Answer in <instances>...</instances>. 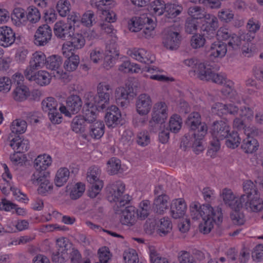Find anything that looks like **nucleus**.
<instances>
[{
    "label": "nucleus",
    "instance_id": "obj_1",
    "mask_svg": "<svg viewBox=\"0 0 263 263\" xmlns=\"http://www.w3.org/2000/svg\"><path fill=\"white\" fill-rule=\"evenodd\" d=\"M110 89V85L106 82H100L97 86V95L88 92L84 96L83 115L74 117L71 123L72 130L86 138V122L90 123L96 120L98 113L103 110L109 103V94L106 92Z\"/></svg>",
    "mask_w": 263,
    "mask_h": 263
},
{
    "label": "nucleus",
    "instance_id": "obj_2",
    "mask_svg": "<svg viewBox=\"0 0 263 263\" xmlns=\"http://www.w3.org/2000/svg\"><path fill=\"white\" fill-rule=\"evenodd\" d=\"M191 217L193 219L202 218L198 229L203 234L210 233L215 225H219L222 220V213L218 208H214L209 204H201L197 201L191 202L189 205Z\"/></svg>",
    "mask_w": 263,
    "mask_h": 263
},
{
    "label": "nucleus",
    "instance_id": "obj_3",
    "mask_svg": "<svg viewBox=\"0 0 263 263\" xmlns=\"http://www.w3.org/2000/svg\"><path fill=\"white\" fill-rule=\"evenodd\" d=\"M239 118L235 119L233 127L238 130L244 129L246 138L242 141L241 148L248 154L255 152L259 147V143L253 136L257 135L258 132L255 129L248 126L253 118V111L249 107H245L239 111Z\"/></svg>",
    "mask_w": 263,
    "mask_h": 263
},
{
    "label": "nucleus",
    "instance_id": "obj_4",
    "mask_svg": "<svg viewBox=\"0 0 263 263\" xmlns=\"http://www.w3.org/2000/svg\"><path fill=\"white\" fill-rule=\"evenodd\" d=\"M186 124L190 130L194 131V141L185 136L181 141V146L189 147L193 142V150L198 154L205 148L203 139L207 133L208 126L205 123L201 122L200 115L197 112H192L189 116Z\"/></svg>",
    "mask_w": 263,
    "mask_h": 263
},
{
    "label": "nucleus",
    "instance_id": "obj_5",
    "mask_svg": "<svg viewBox=\"0 0 263 263\" xmlns=\"http://www.w3.org/2000/svg\"><path fill=\"white\" fill-rule=\"evenodd\" d=\"M188 13L190 17L187 18L185 25L187 32H193L197 29L199 23H204L201 29L215 34L214 31L218 26L216 17L210 14L205 15L201 9L196 6L191 7L189 9Z\"/></svg>",
    "mask_w": 263,
    "mask_h": 263
},
{
    "label": "nucleus",
    "instance_id": "obj_6",
    "mask_svg": "<svg viewBox=\"0 0 263 263\" xmlns=\"http://www.w3.org/2000/svg\"><path fill=\"white\" fill-rule=\"evenodd\" d=\"M119 55L118 46L115 43L107 44L105 53L99 48L93 49L89 52L91 62L99 64L103 61V67L106 69H110L115 65Z\"/></svg>",
    "mask_w": 263,
    "mask_h": 263
},
{
    "label": "nucleus",
    "instance_id": "obj_7",
    "mask_svg": "<svg viewBox=\"0 0 263 263\" xmlns=\"http://www.w3.org/2000/svg\"><path fill=\"white\" fill-rule=\"evenodd\" d=\"M230 132V126L227 121L220 120L213 123L210 130L212 141L211 147L208 152L209 156L212 157L215 156L220 147L219 141L226 139Z\"/></svg>",
    "mask_w": 263,
    "mask_h": 263
},
{
    "label": "nucleus",
    "instance_id": "obj_8",
    "mask_svg": "<svg viewBox=\"0 0 263 263\" xmlns=\"http://www.w3.org/2000/svg\"><path fill=\"white\" fill-rule=\"evenodd\" d=\"M79 16L76 11H72L67 17V22L64 20L57 21L53 26L55 35L60 39H65L72 31L76 29V24L78 22Z\"/></svg>",
    "mask_w": 263,
    "mask_h": 263
},
{
    "label": "nucleus",
    "instance_id": "obj_9",
    "mask_svg": "<svg viewBox=\"0 0 263 263\" xmlns=\"http://www.w3.org/2000/svg\"><path fill=\"white\" fill-rule=\"evenodd\" d=\"M101 170L97 166H91L87 170L86 180L89 184L88 196L95 198L100 194L103 187V181L101 179Z\"/></svg>",
    "mask_w": 263,
    "mask_h": 263
},
{
    "label": "nucleus",
    "instance_id": "obj_10",
    "mask_svg": "<svg viewBox=\"0 0 263 263\" xmlns=\"http://www.w3.org/2000/svg\"><path fill=\"white\" fill-rule=\"evenodd\" d=\"M144 229L147 233L152 234L156 231L160 236H164L172 231V223L168 218H161L157 222L149 219L144 224Z\"/></svg>",
    "mask_w": 263,
    "mask_h": 263
},
{
    "label": "nucleus",
    "instance_id": "obj_11",
    "mask_svg": "<svg viewBox=\"0 0 263 263\" xmlns=\"http://www.w3.org/2000/svg\"><path fill=\"white\" fill-rule=\"evenodd\" d=\"M68 39L63 45L62 53L64 56L70 55L76 50L82 48L85 44V39L81 33L71 32L68 36Z\"/></svg>",
    "mask_w": 263,
    "mask_h": 263
},
{
    "label": "nucleus",
    "instance_id": "obj_12",
    "mask_svg": "<svg viewBox=\"0 0 263 263\" xmlns=\"http://www.w3.org/2000/svg\"><path fill=\"white\" fill-rule=\"evenodd\" d=\"M31 179L33 183H37V192L39 194L47 195L51 193L53 186L50 180L49 172L34 173Z\"/></svg>",
    "mask_w": 263,
    "mask_h": 263
},
{
    "label": "nucleus",
    "instance_id": "obj_13",
    "mask_svg": "<svg viewBox=\"0 0 263 263\" xmlns=\"http://www.w3.org/2000/svg\"><path fill=\"white\" fill-rule=\"evenodd\" d=\"M219 197L223 203L231 209L242 208L246 195L236 196L231 189L224 188L220 193Z\"/></svg>",
    "mask_w": 263,
    "mask_h": 263
},
{
    "label": "nucleus",
    "instance_id": "obj_14",
    "mask_svg": "<svg viewBox=\"0 0 263 263\" xmlns=\"http://www.w3.org/2000/svg\"><path fill=\"white\" fill-rule=\"evenodd\" d=\"M210 76L211 79L206 80V81H212L217 84H223L224 88L222 90L223 95L228 96L230 101L232 103L236 101L237 96L233 89V83L231 81L227 80L224 75L216 73L213 71L211 72Z\"/></svg>",
    "mask_w": 263,
    "mask_h": 263
},
{
    "label": "nucleus",
    "instance_id": "obj_15",
    "mask_svg": "<svg viewBox=\"0 0 263 263\" xmlns=\"http://www.w3.org/2000/svg\"><path fill=\"white\" fill-rule=\"evenodd\" d=\"M82 102L81 98L77 95H73L67 98L66 105L60 104L59 110L66 117L71 118L78 113L81 109Z\"/></svg>",
    "mask_w": 263,
    "mask_h": 263
},
{
    "label": "nucleus",
    "instance_id": "obj_16",
    "mask_svg": "<svg viewBox=\"0 0 263 263\" xmlns=\"http://www.w3.org/2000/svg\"><path fill=\"white\" fill-rule=\"evenodd\" d=\"M134 96L133 88L129 84L119 87L115 90L116 102L122 107H127L134 98Z\"/></svg>",
    "mask_w": 263,
    "mask_h": 263
},
{
    "label": "nucleus",
    "instance_id": "obj_17",
    "mask_svg": "<svg viewBox=\"0 0 263 263\" xmlns=\"http://www.w3.org/2000/svg\"><path fill=\"white\" fill-rule=\"evenodd\" d=\"M105 123L108 128L112 129L123 124V119L120 110L116 106H111L104 116Z\"/></svg>",
    "mask_w": 263,
    "mask_h": 263
},
{
    "label": "nucleus",
    "instance_id": "obj_18",
    "mask_svg": "<svg viewBox=\"0 0 263 263\" xmlns=\"http://www.w3.org/2000/svg\"><path fill=\"white\" fill-rule=\"evenodd\" d=\"M62 63L63 59L60 55L52 54L47 58L45 66L53 72L55 77L63 79L66 76V73L61 68Z\"/></svg>",
    "mask_w": 263,
    "mask_h": 263
},
{
    "label": "nucleus",
    "instance_id": "obj_19",
    "mask_svg": "<svg viewBox=\"0 0 263 263\" xmlns=\"http://www.w3.org/2000/svg\"><path fill=\"white\" fill-rule=\"evenodd\" d=\"M52 36L51 27L47 24L40 26L34 35V44L37 46H45L48 44Z\"/></svg>",
    "mask_w": 263,
    "mask_h": 263
},
{
    "label": "nucleus",
    "instance_id": "obj_20",
    "mask_svg": "<svg viewBox=\"0 0 263 263\" xmlns=\"http://www.w3.org/2000/svg\"><path fill=\"white\" fill-rule=\"evenodd\" d=\"M125 185L121 182L112 184L108 195V200L110 202H119L120 205L127 202L128 197L123 194Z\"/></svg>",
    "mask_w": 263,
    "mask_h": 263
},
{
    "label": "nucleus",
    "instance_id": "obj_21",
    "mask_svg": "<svg viewBox=\"0 0 263 263\" xmlns=\"http://www.w3.org/2000/svg\"><path fill=\"white\" fill-rule=\"evenodd\" d=\"M26 78L29 81L34 82L41 86L48 85L51 81V74L45 70H40L36 72H28L24 73Z\"/></svg>",
    "mask_w": 263,
    "mask_h": 263
},
{
    "label": "nucleus",
    "instance_id": "obj_22",
    "mask_svg": "<svg viewBox=\"0 0 263 263\" xmlns=\"http://www.w3.org/2000/svg\"><path fill=\"white\" fill-rule=\"evenodd\" d=\"M168 117V107L163 102H159L155 104L152 112L151 122L158 124L164 123Z\"/></svg>",
    "mask_w": 263,
    "mask_h": 263
},
{
    "label": "nucleus",
    "instance_id": "obj_23",
    "mask_svg": "<svg viewBox=\"0 0 263 263\" xmlns=\"http://www.w3.org/2000/svg\"><path fill=\"white\" fill-rule=\"evenodd\" d=\"M16 40V33L10 26H0V47L9 48L12 46Z\"/></svg>",
    "mask_w": 263,
    "mask_h": 263
},
{
    "label": "nucleus",
    "instance_id": "obj_24",
    "mask_svg": "<svg viewBox=\"0 0 263 263\" xmlns=\"http://www.w3.org/2000/svg\"><path fill=\"white\" fill-rule=\"evenodd\" d=\"M243 205L249 212L258 213L263 209V200L257 193L253 195H246Z\"/></svg>",
    "mask_w": 263,
    "mask_h": 263
},
{
    "label": "nucleus",
    "instance_id": "obj_25",
    "mask_svg": "<svg viewBox=\"0 0 263 263\" xmlns=\"http://www.w3.org/2000/svg\"><path fill=\"white\" fill-rule=\"evenodd\" d=\"M47 57L42 51H37L34 52L30 59L29 65L24 70V73L32 72L39 68L45 66Z\"/></svg>",
    "mask_w": 263,
    "mask_h": 263
},
{
    "label": "nucleus",
    "instance_id": "obj_26",
    "mask_svg": "<svg viewBox=\"0 0 263 263\" xmlns=\"http://www.w3.org/2000/svg\"><path fill=\"white\" fill-rule=\"evenodd\" d=\"M187 205L182 198L173 200L170 204V214L174 219H181L186 216Z\"/></svg>",
    "mask_w": 263,
    "mask_h": 263
},
{
    "label": "nucleus",
    "instance_id": "obj_27",
    "mask_svg": "<svg viewBox=\"0 0 263 263\" xmlns=\"http://www.w3.org/2000/svg\"><path fill=\"white\" fill-rule=\"evenodd\" d=\"M152 100L151 97L146 93L140 95L136 102V109L140 115H147L152 107Z\"/></svg>",
    "mask_w": 263,
    "mask_h": 263
},
{
    "label": "nucleus",
    "instance_id": "obj_28",
    "mask_svg": "<svg viewBox=\"0 0 263 263\" xmlns=\"http://www.w3.org/2000/svg\"><path fill=\"white\" fill-rule=\"evenodd\" d=\"M181 42V36L176 31H168L163 39V44L170 50H176L179 47Z\"/></svg>",
    "mask_w": 263,
    "mask_h": 263
},
{
    "label": "nucleus",
    "instance_id": "obj_29",
    "mask_svg": "<svg viewBox=\"0 0 263 263\" xmlns=\"http://www.w3.org/2000/svg\"><path fill=\"white\" fill-rule=\"evenodd\" d=\"M12 23L17 27L25 26L27 23L26 10L21 7H15L11 14Z\"/></svg>",
    "mask_w": 263,
    "mask_h": 263
},
{
    "label": "nucleus",
    "instance_id": "obj_30",
    "mask_svg": "<svg viewBox=\"0 0 263 263\" xmlns=\"http://www.w3.org/2000/svg\"><path fill=\"white\" fill-rule=\"evenodd\" d=\"M212 71L210 67L206 63L199 61L195 67L194 70L190 71V74L193 73L201 80L206 81L211 79L210 74Z\"/></svg>",
    "mask_w": 263,
    "mask_h": 263
},
{
    "label": "nucleus",
    "instance_id": "obj_31",
    "mask_svg": "<svg viewBox=\"0 0 263 263\" xmlns=\"http://www.w3.org/2000/svg\"><path fill=\"white\" fill-rule=\"evenodd\" d=\"M52 163L51 157L47 154L39 155L34 159L33 165L37 173H43L50 167Z\"/></svg>",
    "mask_w": 263,
    "mask_h": 263
},
{
    "label": "nucleus",
    "instance_id": "obj_32",
    "mask_svg": "<svg viewBox=\"0 0 263 263\" xmlns=\"http://www.w3.org/2000/svg\"><path fill=\"white\" fill-rule=\"evenodd\" d=\"M76 13L79 16V21L76 26V28L80 27V25L87 28H90L96 24V19L92 11L87 10L81 16L79 12L76 11Z\"/></svg>",
    "mask_w": 263,
    "mask_h": 263
},
{
    "label": "nucleus",
    "instance_id": "obj_33",
    "mask_svg": "<svg viewBox=\"0 0 263 263\" xmlns=\"http://www.w3.org/2000/svg\"><path fill=\"white\" fill-rule=\"evenodd\" d=\"M138 219L135 207L129 206L126 207L122 212L121 222L127 226L135 224Z\"/></svg>",
    "mask_w": 263,
    "mask_h": 263
},
{
    "label": "nucleus",
    "instance_id": "obj_34",
    "mask_svg": "<svg viewBox=\"0 0 263 263\" xmlns=\"http://www.w3.org/2000/svg\"><path fill=\"white\" fill-rule=\"evenodd\" d=\"M238 105H234L231 103L223 105L220 103L214 104L212 107V111L213 114L221 116L227 114H235L238 111Z\"/></svg>",
    "mask_w": 263,
    "mask_h": 263
},
{
    "label": "nucleus",
    "instance_id": "obj_35",
    "mask_svg": "<svg viewBox=\"0 0 263 263\" xmlns=\"http://www.w3.org/2000/svg\"><path fill=\"white\" fill-rule=\"evenodd\" d=\"M129 55L134 59L146 64L153 63L155 57L144 49H134L130 51Z\"/></svg>",
    "mask_w": 263,
    "mask_h": 263
},
{
    "label": "nucleus",
    "instance_id": "obj_36",
    "mask_svg": "<svg viewBox=\"0 0 263 263\" xmlns=\"http://www.w3.org/2000/svg\"><path fill=\"white\" fill-rule=\"evenodd\" d=\"M169 198L165 195L158 196L154 200L153 209L158 214H163L168 210L170 204Z\"/></svg>",
    "mask_w": 263,
    "mask_h": 263
},
{
    "label": "nucleus",
    "instance_id": "obj_37",
    "mask_svg": "<svg viewBox=\"0 0 263 263\" xmlns=\"http://www.w3.org/2000/svg\"><path fill=\"white\" fill-rule=\"evenodd\" d=\"M4 173L2 174V181L0 183V190L4 194H8L9 193V186L11 185L12 175L11 174L7 165L3 164Z\"/></svg>",
    "mask_w": 263,
    "mask_h": 263
},
{
    "label": "nucleus",
    "instance_id": "obj_38",
    "mask_svg": "<svg viewBox=\"0 0 263 263\" xmlns=\"http://www.w3.org/2000/svg\"><path fill=\"white\" fill-rule=\"evenodd\" d=\"M254 38V36L249 35L248 33L245 34L243 36V41L245 43L241 48L242 54L246 57H251L253 56L258 50L257 46L255 44L250 43L252 40Z\"/></svg>",
    "mask_w": 263,
    "mask_h": 263
},
{
    "label": "nucleus",
    "instance_id": "obj_39",
    "mask_svg": "<svg viewBox=\"0 0 263 263\" xmlns=\"http://www.w3.org/2000/svg\"><path fill=\"white\" fill-rule=\"evenodd\" d=\"M144 71L147 72L146 77L159 81H172V77H168L161 74L162 70L155 66H150L145 68Z\"/></svg>",
    "mask_w": 263,
    "mask_h": 263
},
{
    "label": "nucleus",
    "instance_id": "obj_40",
    "mask_svg": "<svg viewBox=\"0 0 263 263\" xmlns=\"http://www.w3.org/2000/svg\"><path fill=\"white\" fill-rule=\"evenodd\" d=\"M30 96V91L29 88L25 85L17 86L13 90L12 97L14 100L17 102H24Z\"/></svg>",
    "mask_w": 263,
    "mask_h": 263
},
{
    "label": "nucleus",
    "instance_id": "obj_41",
    "mask_svg": "<svg viewBox=\"0 0 263 263\" xmlns=\"http://www.w3.org/2000/svg\"><path fill=\"white\" fill-rule=\"evenodd\" d=\"M90 123L91 124L89 126L90 136L96 139L101 138L104 134L105 125L103 122L101 120H95Z\"/></svg>",
    "mask_w": 263,
    "mask_h": 263
},
{
    "label": "nucleus",
    "instance_id": "obj_42",
    "mask_svg": "<svg viewBox=\"0 0 263 263\" xmlns=\"http://www.w3.org/2000/svg\"><path fill=\"white\" fill-rule=\"evenodd\" d=\"M227 52V45L220 41L214 42L211 46L210 56L214 58L223 57Z\"/></svg>",
    "mask_w": 263,
    "mask_h": 263
},
{
    "label": "nucleus",
    "instance_id": "obj_43",
    "mask_svg": "<svg viewBox=\"0 0 263 263\" xmlns=\"http://www.w3.org/2000/svg\"><path fill=\"white\" fill-rule=\"evenodd\" d=\"M67 192L70 198L77 199L82 196L85 191V185L82 182H77L67 186Z\"/></svg>",
    "mask_w": 263,
    "mask_h": 263
},
{
    "label": "nucleus",
    "instance_id": "obj_44",
    "mask_svg": "<svg viewBox=\"0 0 263 263\" xmlns=\"http://www.w3.org/2000/svg\"><path fill=\"white\" fill-rule=\"evenodd\" d=\"M144 24L142 36L147 39L153 38L156 35L155 28L156 27V22L152 18L147 17Z\"/></svg>",
    "mask_w": 263,
    "mask_h": 263
},
{
    "label": "nucleus",
    "instance_id": "obj_45",
    "mask_svg": "<svg viewBox=\"0 0 263 263\" xmlns=\"http://www.w3.org/2000/svg\"><path fill=\"white\" fill-rule=\"evenodd\" d=\"M147 16L144 15L132 17L128 21V28L132 32L139 31L144 26Z\"/></svg>",
    "mask_w": 263,
    "mask_h": 263
},
{
    "label": "nucleus",
    "instance_id": "obj_46",
    "mask_svg": "<svg viewBox=\"0 0 263 263\" xmlns=\"http://www.w3.org/2000/svg\"><path fill=\"white\" fill-rule=\"evenodd\" d=\"M64 57L67 58L63 65L64 69L67 72L76 70L80 63L79 57L72 52L70 55Z\"/></svg>",
    "mask_w": 263,
    "mask_h": 263
},
{
    "label": "nucleus",
    "instance_id": "obj_47",
    "mask_svg": "<svg viewBox=\"0 0 263 263\" xmlns=\"http://www.w3.org/2000/svg\"><path fill=\"white\" fill-rule=\"evenodd\" d=\"M26 16L27 22L31 24H36L41 20V14L37 7L31 5L27 8Z\"/></svg>",
    "mask_w": 263,
    "mask_h": 263
},
{
    "label": "nucleus",
    "instance_id": "obj_48",
    "mask_svg": "<svg viewBox=\"0 0 263 263\" xmlns=\"http://www.w3.org/2000/svg\"><path fill=\"white\" fill-rule=\"evenodd\" d=\"M70 172L66 167H61L57 172L54 178L56 186L61 187L68 181Z\"/></svg>",
    "mask_w": 263,
    "mask_h": 263
},
{
    "label": "nucleus",
    "instance_id": "obj_49",
    "mask_svg": "<svg viewBox=\"0 0 263 263\" xmlns=\"http://www.w3.org/2000/svg\"><path fill=\"white\" fill-rule=\"evenodd\" d=\"M165 4L161 0H156L153 2L148 8L149 14L154 16L162 15L165 10Z\"/></svg>",
    "mask_w": 263,
    "mask_h": 263
},
{
    "label": "nucleus",
    "instance_id": "obj_50",
    "mask_svg": "<svg viewBox=\"0 0 263 263\" xmlns=\"http://www.w3.org/2000/svg\"><path fill=\"white\" fill-rule=\"evenodd\" d=\"M10 145L15 152L24 153L27 151L28 142L17 136L12 140Z\"/></svg>",
    "mask_w": 263,
    "mask_h": 263
},
{
    "label": "nucleus",
    "instance_id": "obj_51",
    "mask_svg": "<svg viewBox=\"0 0 263 263\" xmlns=\"http://www.w3.org/2000/svg\"><path fill=\"white\" fill-rule=\"evenodd\" d=\"M55 7L59 15L64 17L69 15L71 9V6L68 0H58Z\"/></svg>",
    "mask_w": 263,
    "mask_h": 263
},
{
    "label": "nucleus",
    "instance_id": "obj_52",
    "mask_svg": "<svg viewBox=\"0 0 263 263\" xmlns=\"http://www.w3.org/2000/svg\"><path fill=\"white\" fill-rule=\"evenodd\" d=\"M59 107L57 101L52 97H48L44 99L42 102V108L43 110L47 113L54 111Z\"/></svg>",
    "mask_w": 263,
    "mask_h": 263
},
{
    "label": "nucleus",
    "instance_id": "obj_53",
    "mask_svg": "<svg viewBox=\"0 0 263 263\" xmlns=\"http://www.w3.org/2000/svg\"><path fill=\"white\" fill-rule=\"evenodd\" d=\"M226 139V144L229 148L234 149L240 144L241 138L237 132H230Z\"/></svg>",
    "mask_w": 263,
    "mask_h": 263
},
{
    "label": "nucleus",
    "instance_id": "obj_54",
    "mask_svg": "<svg viewBox=\"0 0 263 263\" xmlns=\"http://www.w3.org/2000/svg\"><path fill=\"white\" fill-rule=\"evenodd\" d=\"M27 123L21 119H16L11 124L10 129L13 133L21 134L25 133L27 129Z\"/></svg>",
    "mask_w": 263,
    "mask_h": 263
},
{
    "label": "nucleus",
    "instance_id": "obj_55",
    "mask_svg": "<svg viewBox=\"0 0 263 263\" xmlns=\"http://www.w3.org/2000/svg\"><path fill=\"white\" fill-rule=\"evenodd\" d=\"M43 17L46 24L53 23L57 19L58 14L55 9L51 6L44 9L43 12Z\"/></svg>",
    "mask_w": 263,
    "mask_h": 263
},
{
    "label": "nucleus",
    "instance_id": "obj_56",
    "mask_svg": "<svg viewBox=\"0 0 263 263\" xmlns=\"http://www.w3.org/2000/svg\"><path fill=\"white\" fill-rule=\"evenodd\" d=\"M182 119L179 115L176 114L172 115L169 120L170 130L175 133L178 132L182 127Z\"/></svg>",
    "mask_w": 263,
    "mask_h": 263
},
{
    "label": "nucleus",
    "instance_id": "obj_57",
    "mask_svg": "<svg viewBox=\"0 0 263 263\" xmlns=\"http://www.w3.org/2000/svg\"><path fill=\"white\" fill-rule=\"evenodd\" d=\"M150 203L148 200L142 201L139 205V209L136 211L137 216L139 219L143 220L149 215Z\"/></svg>",
    "mask_w": 263,
    "mask_h": 263
},
{
    "label": "nucleus",
    "instance_id": "obj_58",
    "mask_svg": "<svg viewBox=\"0 0 263 263\" xmlns=\"http://www.w3.org/2000/svg\"><path fill=\"white\" fill-rule=\"evenodd\" d=\"M123 259L125 263H140L138 253L133 249H128L124 252Z\"/></svg>",
    "mask_w": 263,
    "mask_h": 263
},
{
    "label": "nucleus",
    "instance_id": "obj_59",
    "mask_svg": "<svg viewBox=\"0 0 263 263\" xmlns=\"http://www.w3.org/2000/svg\"><path fill=\"white\" fill-rule=\"evenodd\" d=\"M121 168L120 161L115 158L110 159L106 164V171L109 174H117Z\"/></svg>",
    "mask_w": 263,
    "mask_h": 263
},
{
    "label": "nucleus",
    "instance_id": "obj_60",
    "mask_svg": "<svg viewBox=\"0 0 263 263\" xmlns=\"http://www.w3.org/2000/svg\"><path fill=\"white\" fill-rule=\"evenodd\" d=\"M9 190L11 191L13 196L17 201L24 203H28L29 199L27 195L21 192L18 188L11 185L9 186Z\"/></svg>",
    "mask_w": 263,
    "mask_h": 263
},
{
    "label": "nucleus",
    "instance_id": "obj_61",
    "mask_svg": "<svg viewBox=\"0 0 263 263\" xmlns=\"http://www.w3.org/2000/svg\"><path fill=\"white\" fill-rule=\"evenodd\" d=\"M71 244L69 240L65 237H60L56 240V248L58 251L69 252Z\"/></svg>",
    "mask_w": 263,
    "mask_h": 263
},
{
    "label": "nucleus",
    "instance_id": "obj_62",
    "mask_svg": "<svg viewBox=\"0 0 263 263\" xmlns=\"http://www.w3.org/2000/svg\"><path fill=\"white\" fill-rule=\"evenodd\" d=\"M242 208H237L236 209H231L232 210L231 218L233 223L237 225H241L245 223V216L240 212Z\"/></svg>",
    "mask_w": 263,
    "mask_h": 263
},
{
    "label": "nucleus",
    "instance_id": "obj_63",
    "mask_svg": "<svg viewBox=\"0 0 263 263\" xmlns=\"http://www.w3.org/2000/svg\"><path fill=\"white\" fill-rule=\"evenodd\" d=\"M165 10L168 17L174 18L179 15L182 10L181 6L176 4L165 5Z\"/></svg>",
    "mask_w": 263,
    "mask_h": 263
},
{
    "label": "nucleus",
    "instance_id": "obj_64",
    "mask_svg": "<svg viewBox=\"0 0 263 263\" xmlns=\"http://www.w3.org/2000/svg\"><path fill=\"white\" fill-rule=\"evenodd\" d=\"M148 250L152 263H168L166 258H162L159 256L154 247H149Z\"/></svg>",
    "mask_w": 263,
    "mask_h": 263
}]
</instances>
